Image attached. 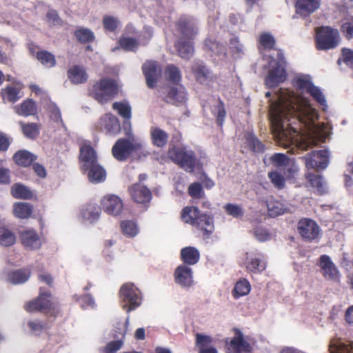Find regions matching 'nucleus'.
I'll return each mask as SVG.
<instances>
[{
	"label": "nucleus",
	"mask_w": 353,
	"mask_h": 353,
	"mask_svg": "<svg viewBox=\"0 0 353 353\" xmlns=\"http://www.w3.org/2000/svg\"><path fill=\"white\" fill-rule=\"evenodd\" d=\"M270 103L271 130L276 143L289 152L306 150L325 141L330 134L324 123L316 124L318 115L308 101L288 89L275 93Z\"/></svg>",
	"instance_id": "f257e3e1"
},
{
	"label": "nucleus",
	"mask_w": 353,
	"mask_h": 353,
	"mask_svg": "<svg viewBox=\"0 0 353 353\" xmlns=\"http://www.w3.org/2000/svg\"><path fill=\"white\" fill-rule=\"evenodd\" d=\"M285 66L286 61L280 50L270 55L269 70L265 78V83L268 87L274 88L285 81L287 78Z\"/></svg>",
	"instance_id": "f03ea898"
},
{
	"label": "nucleus",
	"mask_w": 353,
	"mask_h": 353,
	"mask_svg": "<svg viewBox=\"0 0 353 353\" xmlns=\"http://www.w3.org/2000/svg\"><path fill=\"white\" fill-rule=\"evenodd\" d=\"M182 220L193 225H196L205 234H210L213 228V222L210 216L206 214H199V209L196 207H186L181 214Z\"/></svg>",
	"instance_id": "7ed1b4c3"
},
{
	"label": "nucleus",
	"mask_w": 353,
	"mask_h": 353,
	"mask_svg": "<svg viewBox=\"0 0 353 353\" xmlns=\"http://www.w3.org/2000/svg\"><path fill=\"white\" fill-rule=\"evenodd\" d=\"M168 157L187 172H193L196 165L195 154L184 148L172 146L168 153Z\"/></svg>",
	"instance_id": "20e7f679"
},
{
	"label": "nucleus",
	"mask_w": 353,
	"mask_h": 353,
	"mask_svg": "<svg viewBox=\"0 0 353 353\" xmlns=\"http://www.w3.org/2000/svg\"><path fill=\"white\" fill-rule=\"evenodd\" d=\"M117 93V85L110 79H103L96 83L90 92V96L101 103H107Z\"/></svg>",
	"instance_id": "39448f33"
},
{
	"label": "nucleus",
	"mask_w": 353,
	"mask_h": 353,
	"mask_svg": "<svg viewBox=\"0 0 353 353\" xmlns=\"http://www.w3.org/2000/svg\"><path fill=\"white\" fill-rule=\"evenodd\" d=\"M316 46L319 50L336 48L340 41L339 31L329 26L318 28L316 30Z\"/></svg>",
	"instance_id": "423d86ee"
},
{
	"label": "nucleus",
	"mask_w": 353,
	"mask_h": 353,
	"mask_svg": "<svg viewBox=\"0 0 353 353\" xmlns=\"http://www.w3.org/2000/svg\"><path fill=\"white\" fill-rule=\"evenodd\" d=\"M140 143L132 139H120L112 148V154L118 160L123 161L128 159L133 152L141 150Z\"/></svg>",
	"instance_id": "0eeeda50"
},
{
	"label": "nucleus",
	"mask_w": 353,
	"mask_h": 353,
	"mask_svg": "<svg viewBox=\"0 0 353 353\" xmlns=\"http://www.w3.org/2000/svg\"><path fill=\"white\" fill-rule=\"evenodd\" d=\"M307 169H325L329 161L328 152L326 150L313 151L303 157Z\"/></svg>",
	"instance_id": "6e6552de"
},
{
	"label": "nucleus",
	"mask_w": 353,
	"mask_h": 353,
	"mask_svg": "<svg viewBox=\"0 0 353 353\" xmlns=\"http://www.w3.org/2000/svg\"><path fill=\"white\" fill-rule=\"evenodd\" d=\"M296 85L299 89L309 92L320 105L326 106V100L323 94L319 88L312 84L308 77H298L296 81Z\"/></svg>",
	"instance_id": "1a4fd4ad"
},
{
	"label": "nucleus",
	"mask_w": 353,
	"mask_h": 353,
	"mask_svg": "<svg viewBox=\"0 0 353 353\" xmlns=\"http://www.w3.org/2000/svg\"><path fill=\"white\" fill-rule=\"evenodd\" d=\"M142 71L149 88H154L161 77L162 70L154 61H146L142 65Z\"/></svg>",
	"instance_id": "9d476101"
},
{
	"label": "nucleus",
	"mask_w": 353,
	"mask_h": 353,
	"mask_svg": "<svg viewBox=\"0 0 353 353\" xmlns=\"http://www.w3.org/2000/svg\"><path fill=\"white\" fill-rule=\"evenodd\" d=\"M298 230L306 241H312L319 238L320 228L317 223L310 219H303L299 221Z\"/></svg>",
	"instance_id": "9b49d317"
},
{
	"label": "nucleus",
	"mask_w": 353,
	"mask_h": 353,
	"mask_svg": "<svg viewBox=\"0 0 353 353\" xmlns=\"http://www.w3.org/2000/svg\"><path fill=\"white\" fill-rule=\"evenodd\" d=\"M120 295L123 302L125 303L123 307V308L128 307V312L134 309L140 304L137 290L134 288L132 284H124L120 290Z\"/></svg>",
	"instance_id": "f8f14e48"
},
{
	"label": "nucleus",
	"mask_w": 353,
	"mask_h": 353,
	"mask_svg": "<svg viewBox=\"0 0 353 353\" xmlns=\"http://www.w3.org/2000/svg\"><path fill=\"white\" fill-rule=\"evenodd\" d=\"M54 304L50 294L41 292L37 299L26 303L25 310L29 312L46 311L54 309Z\"/></svg>",
	"instance_id": "ddd939ff"
},
{
	"label": "nucleus",
	"mask_w": 353,
	"mask_h": 353,
	"mask_svg": "<svg viewBox=\"0 0 353 353\" xmlns=\"http://www.w3.org/2000/svg\"><path fill=\"white\" fill-rule=\"evenodd\" d=\"M319 265L321 268V274L326 279L333 281H339V271L328 256L321 255L319 260Z\"/></svg>",
	"instance_id": "4468645a"
},
{
	"label": "nucleus",
	"mask_w": 353,
	"mask_h": 353,
	"mask_svg": "<svg viewBox=\"0 0 353 353\" xmlns=\"http://www.w3.org/2000/svg\"><path fill=\"white\" fill-rule=\"evenodd\" d=\"M97 128L108 133L116 134L120 130V124L114 115L106 114L100 118Z\"/></svg>",
	"instance_id": "2eb2a0df"
},
{
	"label": "nucleus",
	"mask_w": 353,
	"mask_h": 353,
	"mask_svg": "<svg viewBox=\"0 0 353 353\" xmlns=\"http://www.w3.org/2000/svg\"><path fill=\"white\" fill-rule=\"evenodd\" d=\"M101 205L103 210L110 214L117 215L119 214L123 209L121 200L116 195H109L104 196Z\"/></svg>",
	"instance_id": "dca6fc26"
},
{
	"label": "nucleus",
	"mask_w": 353,
	"mask_h": 353,
	"mask_svg": "<svg viewBox=\"0 0 353 353\" xmlns=\"http://www.w3.org/2000/svg\"><path fill=\"white\" fill-rule=\"evenodd\" d=\"M21 243L26 248L38 249L41 245V241L38 234L33 230H24L20 233Z\"/></svg>",
	"instance_id": "f3484780"
},
{
	"label": "nucleus",
	"mask_w": 353,
	"mask_h": 353,
	"mask_svg": "<svg viewBox=\"0 0 353 353\" xmlns=\"http://www.w3.org/2000/svg\"><path fill=\"white\" fill-rule=\"evenodd\" d=\"M195 338V345L199 349V353H218L216 349L212 345L213 339L210 336L196 333Z\"/></svg>",
	"instance_id": "a211bd4d"
},
{
	"label": "nucleus",
	"mask_w": 353,
	"mask_h": 353,
	"mask_svg": "<svg viewBox=\"0 0 353 353\" xmlns=\"http://www.w3.org/2000/svg\"><path fill=\"white\" fill-rule=\"evenodd\" d=\"M178 28L181 34L179 39L190 40L197 33L194 21L189 19H181L178 23Z\"/></svg>",
	"instance_id": "6ab92c4d"
},
{
	"label": "nucleus",
	"mask_w": 353,
	"mask_h": 353,
	"mask_svg": "<svg viewBox=\"0 0 353 353\" xmlns=\"http://www.w3.org/2000/svg\"><path fill=\"white\" fill-rule=\"evenodd\" d=\"M68 79L74 84L85 83L88 79V74L82 65H75L68 70Z\"/></svg>",
	"instance_id": "aec40b11"
},
{
	"label": "nucleus",
	"mask_w": 353,
	"mask_h": 353,
	"mask_svg": "<svg viewBox=\"0 0 353 353\" xmlns=\"http://www.w3.org/2000/svg\"><path fill=\"white\" fill-rule=\"evenodd\" d=\"M132 198L137 203H146L151 199V193L148 188L141 185L136 183L130 188Z\"/></svg>",
	"instance_id": "412c9836"
},
{
	"label": "nucleus",
	"mask_w": 353,
	"mask_h": 353,
	"mask_svg": "<svg viewBox=\"0 0 353 353\" xmlns=\"http://www.w3.org/2000/svg\"><path fill=\"white\" fill-rule=\"evenodd\" d=\"M250 351V345L243 340L241 334L234 337L228 347V353H248Z\"/></svg>",
	"instance_id": "4be33fe9"
},
{
	"label": "nucleus",
	"mask_w": 353,
	"mask_h": 353,
	"mask_svg": "<svg viewBox=\"0 0 353 353\" xmlns=\"http://www.w3.org/2000/svg\"><path fill=\"white\" fill-rule=\"evenodd\" d=\"M174 276L176 282L181 286H190L192 283V270L184 265L176 269Z\"/></svg>",
	"instance_id": "5701e85b"
},
{
	"label": "nucleus",
	"mask_w": 353,
	"mask_h": 353,
	"mask_svg": "<svg viewBox=\"0 0 353 353\" xmlns=\"http://www.w3.org/2000/svg\"><path fill=\"white\" fill-rule=\"evenodd\" d=\"M320 6L319 0H297L296 12L301 15L307 16L315 12Z\"/></svg>",
	"instance_id": "b1692460"
},
{
	"label": "nucleus",
	"mask_w": 353,
	"mask_h": 353,
	"mask_svg": "<svg viewBox=\"0 0 353 353\" xmlns=\"http://www.w3.org/2000/svg\"><path fill=\"white\" fill-rule=\"evenodd\" d=\"M80 160L83 163V169L97 163V155L94 149L88 145H83L80 150Z\"/></svg>",
	"instance_id": "393cba45"
},
{
	"label": "nucleus",
	"mask_w": 353,
	"mask_h": 353,
	"mask_svg": "<svg viewBox=\"0 0 353 353\" xmlns=\"http://www.w3.org/2000/svg\"><path fill=\"white\" fill-rule=\"evenodd\" d=\"M84 170H89L88 174V179L91 183H97L103 181L106 177V173L104 169L97 163L88 167Z\"/></svg>",
	"instance_id": "a878e982"
},
{
	"label": "nucleus",
	"mask_w": 353,
	"mask_h": 353,
	"mask_svg": "<svg viewBox=\"0 0 353 353\" xmlns=\"http://www.w3.org/2000/svg\"><path fill=\"white\" fill-rule=\"evenodd\" d=\"M22 88L23 85L20 83L6 87L1 91L3 99L12 103L17 101L20 98L19 94Z\"/></svg>",
	"instance_id": "bb28decb"
},
{
	"label": "nucleus",
	"mask_w": 353,
	"mask_h": 353,
	"mask_svg": "<svg viewBox=\"0 0 353 353\" xmlns=\"http://www.w3.org/2000/svg\"><path fill=\"white\" fill-rule=\"evenodd\" d=\"M14 110L18 114L27 117L36 114L37 106L34 101L32 99H27L20 105L14 106Z\"/></svg>",
	"instance_id": "cd10ccee"
},
{
	"label": "nucleus",
	"mask_w": 353,
	"mask_h": 353,
	"mask_svg": "<svg viewBox=\"0 0 353 353\" xmlns=\"http://www.w3.org/2000/svg\"><path fill=\"white\" fill-rule=\"evenodd\" d=\"M329 350L330 353H353V343H345L339 340H332Z\"/></svg>",
	"instance_id": "c85d7f7f"
},
{
	"label": "nucleus",
	"mask_w": 353,
	"mask_h": 353,
	"mask_svg": "<svg viewBox=\"0 0 353 353\" xmlns=\"http://www.w3.org/2000/svg\"><path fill=\"white\" fill-rule=\"evenodd\" d=\"M13 159L17 164L26 167L36 159V156L27 150H20L15 153Z\"/></svg>",
	"instance_id": "c756f323"
},
{
	"label": "nucleus",
	"mask_w": 353,
	"mask_h": 353,
	"mask_svg": "<svg viewBox=\"0 0 353 353\" xmlns=\"http://www.w3.org/2000/svg\"><path fill=\"white\" fill-rule=\"evenodd\" d=\"M176 46L181 58L190 59L192 56L194 50L190 40L179 39Z\"/></svg>",
	"instance_id": "7c9ffc66"
},
{
	"label": "nucleus",
	"mask_w": 353,
	"mask_h": 353,
	"mask_svg": "<svg viewBox=\"0 0 353 353\" xmlns=\"http://www.w3.org/2000/svg\"><path fill=\"white\" fill-rule=\"evenodd\" d=\"M181 255L183 261L189 265L196 263L199 259V251L192 247L183 248L181 252Z\"/></svg>",
	"instance_id": "2f4dec72"
},
{
	"label": "nucleus",
	"mask_w": 353,
	"mask_h": 353,
	"mask_svg": "<svg viewBox=\"0 0 353 353\" xmlns=\"http://www.w3.org/2000/svg\"><path fill=\"white\" fill-rule=\"evenodd\" d=\"M186 99L185 93L183 89H176L172 88L170 89L168 94L165 97V101L170 103H182Z\"/></svg>",
	"instance_id": "473e14b6"
},
{
	"label": "nucleus",
	"mask_w": 353,
	"mask_h": 353,
	"mask_svg": "<svg viewBox=\"0 0 353 353\" xmlns=\"http://www.w3.org/2000/svg\"><path fill=\"white\" fill-rule=\"evenodd\" d=\"M268 213L270 216L274 217L289 211V208L279 201H270L267 204Z\"/></svg>",
	"instance_id": "72a5a7b5"
},
{
	"label": "nucleus",
	"mask_w": 353,
	"mask_h": 353,
	"mask_svg": "<svg viewBox=\"0 0 353 353\" xmlns=\"http://www.w3.org/2000/svg\"><path fill=\"white\" fill-rule=\"evenodd\" d=\"M14 214L20 219H26L30 216L32 213L31 205L27 203H17L14 204Z\"/></svg>",
	"instance_id": "f704fd0d"
},
{
	"label": "nucleus",
	"mask_w": 353,
	"mask_h": 353,
	"mask_svg": "<svg viewBox=\"0 0 353 353\" xmlns=\"http://www.w3.org/2000/svg\"><path fill=\"white\" fill-rule=\"evenodd\" d=\"M12 195L17 199H28L32 197L30 190L26 186L17 183L11 189Z\"/></svg>",
	"instance_id": "c9c22d12"
},
{
	"label": "nucleus",
	"mask_w": 353,
	"mask_h": 353,
	"mask_svg": "<svg viewBox=\"0 0 353 353\" xmlns=\"http://www.w3.org/2000/svg\"><path fill=\"white\" fill-rule=\"evenodd\" d=\"M16 238L14 234L8 229L0 228V245L3 246H10L15 243Z\"/></svg>",
	"instance_id": "e433bc0d"
},
{
	"label": "nucleus",
	"mask_w": 353,
	"mask_h": 353,
	"mask_svg": "<svg viewBox=\"0 0 353 353\" xmlns=\"http://www.w3.org/2000/svg\"><path fill=\"white\" fill-rule=\"evenodd\" d=\"M21 130L23 134L29 139H34L39 134V127L36 123H24L20 122Z\"/></svg>",
	"instance_id": "4c0bfd02"
},
{
	"label": "nucleus",
	"mask_w": 353,
	"mask_h": 353,
	"mask_svg": "<svg viewBox=\"0 0 353 353\" xmlns=\"http://www.w3.org/2000/svg\"><path fill=\"white\" fill-rule=\"evenodd\" d=\"M153 143L158 147H163L168 141V134L162 130L154 129L151 132Z\"/></svg>",
	"instance_id": "58836bf2"
},
{
	"label": "nucleus",
	"mask_w": 353,
	"mask_h": 353,
	"mask_svg": "<svg viewBox=\"0 0 353 353\" xmlns=\"http://www.w3.org/2000/svg\"><path fill=\"white\" fill-rule=\"evenodd\" d=\"M37 59L47 68H51L56 63L54 57L47 51L38 52L37 53Z\"/></svg>",
	"instance_id": "ea45409f"
},
{
	"label": "nucleus",
	"mask_w": 353,
	"mask_h": 353,
	"mask_svg": "<svg viewBox=\"0 0 353 353\" xmlns=\"http://www.w3.org/2000/svg\"><path fill=\"white\" fill-rule=\"evenodd\" d=\"M307 178L310 185L316 189L320 193L325 191V182L321 176L318 174H307Z\"/></svg>",
	"instance_id": "a19ab883"
},
{
	"label": "nucleus",
	"mask_w": 353,
	"mask_h": 353,
	"mask_svg": "<svg viewBox=\"0 0 353 353\" xmlns=\"http://www.w3.org/2000/svg\"><path fill=\"white\" fill-rule=\"evenodd\" d=\"M250 291V285L246 280L239 281L236 283L233 293L234 296L237 298L239 296L247 295Z\"/></svg>",
	"instance_id": "79ce46f5"
},
{
	"label": "nucleus",
	"mask_w": 353,
	"mask_h": 353,
	"mask_svg": "<svg viewBox=\"0 0 353 353\" xmlns=\"http://www.w3.org/2000/svg\"><path fill=\"white\" fill-rule=\"evenodd\" d=\"M212 112L216 117L218 125L221 126L226 115L224 105L221 101L217 102V104L213 108Z\"/></svg>",
	"instance_id": "37998d69"
},
{
	"label": "nucleus",
	"mask_w": 353,
	"mask_h": 353,
	"mask_svg": "<svg viewBox=\"0 0 353 353\" xmlns=\"http://www.w3.org/2000/svg\"><path fill=\"white\" fill-rule=\"evenodd\" d=\"M121 227L123 233L129 237H133L138 233V228L132 221H123L121 222Z\"/></svg>",
	"instance_id": "c03bdc74"
},
{
	"label": "nucleus",
	"mask_w": 353,
	"mask_h": 353,
	"mask_svg": "<svg viewBox=\"0 0 353 353\" xmlns=\"http://www.w3.org/2000/svg\"><path fill=\"white\" fill-rule=\"evenodd\" d=\"M248 147L254 152H262L264 150V146L262 143L256 139L253 134H248L246 137Z\"/></svg>",
	"instance_id": "a18cd8bd"
},
{
	"label": "nucleus",
	"mask_w": 353,
	"mask_h": 353,
	"mask_svg": "<svg viewBox=\"0 0 353 353\" xmlns=\"http://www.w3.org/2000/svg\"><path fill=\"white\" fill-rule=\"evenodd\" d=\"M100 210L94 206H90L82 212L83 218L90 223L97 220L99 217Z\"/></svg>",
	"instance_id": "49530a36"
},
{
	"label": "nucleus",
	"mask_w": 353,
	"mask_h": 353,
	"mask_svg": "<svg viewBox=\"0 0 353 353\" xmlns=\"http://www.w3.org/2000/svg\"><path fill=\"white\" fill-rule=\"evenodd\" d=\"M77 39L82 43H88L94 40V34L88 29L81 28L75 32Z\"/></svg>",
	"instance_id": "de8ad7c7"
},
{
	"label": "nucleus",
	"mask_w": 353,
	"mask_h": 353,
	"mask_svg": "<svg viewBox=\"0 0 353 353\" xmlns=\"http://www.w3.org/2000/svg\"><path fill=\"white\" fill-rule=\"evenodd\" d=\"M119 42L121 47L127 51L134 50L139 46L138 41L130 37H122Z\"/></svg>",
	"instance_id": "09e8293b"
},
{
	"label": "nucleus",
	"mask_w": 353,
	"mask_h": 353,
	"mask_svg": "<svg viewBox=\"0 0 353 353\" xmlns=\"http://www.w3.org/2000/svg\"><path fill=\"white\" fill-rule=\"evenodd\" d=\"M166 78L172 83H177L181 79V74L179 69L174 65H168L165 70Z\"/></svg>",
	"instance_id": "8fccbe9b"
},
{
	"label": "nucleus",
	"mask_w": 353,
	"mask_h": 353,
	"mask_svg": "<svg viewBox=\"0 0 353 353\" xmlns=\"http://www.w3.org/2000/svg\"><path fill=\"white\" fill-rule=\"evenodd\" d=\"M29 277V274L23 270L12 272L10 276V281L13 284H20L26 282Z\"/></svg>",
	"instance_id": "3c124183"
},
{
	"label": "nucleus",
	"mask_w": 353,
	"mask_h": 353,
	"mask_svg": "<svg viewBox=\"0 0 353 353\" xmlns=\"http://www.w3.org/2000/svg\"><path fill=\"white\" fill-rule=\"evenodd\" d=\"M224 209L228 214L234 218H240L243 215V210L239 205L228 203L224 206Z\"/></svg>",
	"instance_id": "603ef678"
},
{
	"label": "nucleus",
	"mask_w": 353,
	"mask_h": 353,
	"mask_svg": "<svg viewBox=\"0 0 353 353\" xmlns=\"http://www.w3.org/2000/svg\"><path fill=\"white\" fill-rule=\"evenodd\" d=\"M114 110L118 111V113L125 119H130L131 117V108L129 105L122 103H114L112 105Z\"/></svg>",
	"instance_id": "864d4df0"
},
{
	"label": "nucleus",
	"mask_w": 353,
	"mask_h": 353,
	"mask_svg": "<svg viewBox=\"0 0 353 353\" xmlns=\"http://www.w3.org/2000/svg\"><path fill=\"white\" fill-rule=\"evenodd\" d=\"M270 159L274 165L277 167L287 166L291 163L290 159L285 154L281 153L274 154L271 157Z\"/></svg>",
	"instance_id": "5fc2aeb1"
},
{
	"label": "nucleus",
	"mask_w": 353,
	"mask_h": 353,
	"mask_svg": "<svg viewBox=\"0 0 353 353\" xmlns=\"http://www.w3.org/2000/svg\"><path fill=\"white\" fill-rule=\"evenodd\" d=\"M192 70L195 73L196 79L201 83H203L208 79V72L205 66L201 64H196Z\"/></svg>",
	"instance_id": "6e6d98bb"
},
{
	"label": "nucleus",
	"mask_w": 353,
	"mask_h": 353,
	"mask_svg": "<svg viewBox=\"0 0 353 353\" xmlns=\"http://www.w3.org/2000/svg\"><path fill=\"white\" fill-rule=\"evenodd\" d=\"M260 43L264 49L270 50L274 47L275 41L272 35L263 33L260 37Z\"/></svg>",
	"instance_id": "4d7b16f0"
},
{
	"label": "nucleus",
	"mask_w": 353,
	"mask_h": 353,
	"mask_svg": "<svg viewBox=\"0 0 353 353\" xmlns=\"http://www.w3.org/2000/svg\"><path fill=\"white\" fill-rule=\"evenodd\" d=\"M268 176L271 182L276 188L281 189L284 187L285 180L283 176L277 172H271L268 173Z\"/></svg>",
	"instance_id": "13d9d810"
},
{
	"label": "nucleus",
	"mask_w": 353,
	"mask_h": 353,
	"mask_svg": "<svg viewBox=\"0 0 353 353\" xmlns=\"http://www.w3.org/2000/svg\"><path fill=\"white\" fill-rule=\"evenodd\" d=\"M103 23L105 30L114 31L118 27L119 21L117 18L107 16L103 18Z\"/></svg>",
	"instance_id": "bf43d9fd"
},
{
	"label": "nucleus",
	"mask_w": 353,
	"mask_h": 353,
	"mask_svg": "<svg viewBox=\"0 0 353 353\" xmlns=\"http://www.w3.org/2000/svg\"><path fill=\"white\" fill-rule=\"evenodd\" d=\"M189 194L196 199L201 198L203 195V191L201 185L198 183H192L188 188Z\"/></svg>",
	"instance_id": "052dcab7"
},
{
	"label": "nucleus",
	"mask_w": 353,
	"mask_h": 353,
	"mask_svg": "<svg viewBox=\"0 0 353 353\" xmlns=\"http://www.w3.org/2000/svg\"><path fill=\"white\" fill-rule=\"evenodd\" d=\"M28 325L30 330L36 334L41 333L46 327L45 323L37 320L29 321Z\"/></svg>",
	"instance_id": "680f3d73"
},
{
	"label": "nucleus",
	"mask_w": 353,
	"mask_h": 353,
	"mask_svg": "<svg viewBox=\"0 0 353 353\" xmlns=\"http://www.w3.org/2000/svg\"><path fill=\"white\" fill-rule=\"evenodd\" d=\"M253 233L256 239L261 242L268 241L270 238V234L265 229L262 228L254 229Z\"/></svg>",
	"instance_id": "e2e57ef3"
},
{
	"label": "nucleus",
	"mask_w": 353,
	"mask_h": 353,
	"mask_svg": "<svg viewBox=\"0 0 353 353\" xmlns=\"http://www.w3.org/2000/svg\"><path fill=\"white\" fill-rule=\"evenodd\" d=\"M123 346L122 340L114 341L108 343L104 347L105 353H114L119 350Z\"/></svg>",
	"instance_id": "0e129e2a"
},
{
	"label": "nucleus",
	"mask_w": 353,
	"mask_h": 353,
	"mask_svg": "<svg viewBox=\"0 0 353 353\" xmlns=\"http://www.w3.org/2000/svg\"><path fill=\"white\" fill-rule=\"evenodd\" d=\"M248 268L252 272H261L265 270V263L259 259H254L248 263Z\"/></svg>",
	"instance_id": "69168bd1"
},
{
	"label": "nucleus",
	"mask_w": 353,
	"mask_h": 353,
	"mask_svg": "<svg viewBox=\"0 0 353 353\" xmlns=\"http://www.w3.org/2000/svg\"><path fill=\"white\" fill-rule=\"evenodd\" d=\"M341 59L347 66L353 68V50L348 48H343Z\"/></svg>",
	"instance_id": "338daca9"
},
{
	"label": "nucleus",
	"mask_w": 353,
	"mask_h": 353,
	"mask_svg": "<svg viewBox=\"0 0 353 353\" xmlns=\"http://www.w3.org/2000/svg\"><path fill=\"white\" fill-rule=\"evenodd\" d=\"M205 47L210 51L214 52L215 53L219 52V46L215 41H213L210 39H208L205 42Z\"/></svg>",
	"instance_id": "774afa93"
}]
</instances>
